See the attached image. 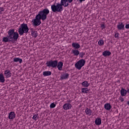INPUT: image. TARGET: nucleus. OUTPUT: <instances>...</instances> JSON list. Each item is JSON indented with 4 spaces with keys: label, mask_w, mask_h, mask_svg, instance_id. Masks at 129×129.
Masks as SVG:
<instances>
[{
    "label": "nucleus",
    "mask_w": 129,
    "mask_h": 129,
    "mask_svg": "<svg viewBox=\"0 0 129 129\" xmlns=\"http://www.w3.org/2000/svg\"><path fill=\"white\" fill-rule=\"evenodd\" d=\"M119 100H120L121 102H123V98L122 97L120 96L119 98Z\"/></svg>",
    "instance_id": "nucleus-34"
},
{
    "label": "nucleus",
    "mask_w": 129,
    "mask_h": 129,
    "mask_svg": "<svg viewBox=\"0 0 129 129\" xmlns=\"http://www.w3.org/2000/svg\"><path fill=\"white\" fill-rule=\"evenodd\" d=\"M72 101L69 100H68V101H67V102H68V103H71Z\"/></svg>",
    "instance_id": "nucleus-40"
},
{
    "label": "nucleus",
    "mask_w": 129,
    "mask_h": 129,
    "mask_svg": "<svg viewBox=\"0 0 129 129\" xmlns=\"http://www.w3.org/2000/svg\"><path fill=\"white\" fill-rule=\"evenodd\" d=\"M120 94L121 96H125L126 95V90L122 88L120 90Z\"/></svg>",
    "instance_id": "nucleus-17"
},
{
    "label": "nucleus",
    "mask_w": 129,
    "mask_h": 129,
    "mask_svg": "<svg viewBox=\"0 0 129 129\" xmlns=\"http://www.w3.org/2000/svg\"><path fill=\"white\" fill-rule=\"evenodd\" d=\"M98 43L99 46H103L104 45V41L103 39H100L98 42Z\"/></svg>",
    "instance_id": "nucleus-25"
},
{
    "label": "nucleus",
    "mask_w": 129,
    "mask_h": 129,
    "mask_svg": "<svg viewBox=\"0 0 129 129\" xmlns=\"http://www.w3.org/2000/svg\"><path fill=\"white\" fill-rule=\"evenodd\" d=\"M85 60L84 59H80L78 62H77V63H75V68L77 69H78V70H81V68H82V67L85 65Z\"/></svg>",
    "instance_id": "nucleus-6"
},
{
    "label": "nucleus",
    "mask_w": 129,
    "mask_h": 129,
    "mask_svg": "<svg viewBox=\"0 0 129 129\" xmlns=\"http://www.w3.org/2000/svg\"><path fill=\"white\" fill-rule=\"evenodd\" d=\"M38 115H39L38 114H34L32 117L33 119H34V120H37V119H38V118H39V117H38Z\"/></svg>",
    "instance_id": "nucleus-27"
},
{
    "label": "nucleus",
    "mask_w": 129,
    "mask_h": 129,
    "mask_svg": "<svg viewBox=\"0 0 129 129\" xmlns=\"http://www.w3.org/2000/svg\"><path fill=\"white\" fill-rule=\"evenodd\" d=\"M6 78H10L12 76V73H11V71L6 70L4 73Z\"/></svg>",
    "instance_id": "nucleus-12"
},
{
    "label": "nucleus",
    "mask_w": 129,
    "mask_h": 129,
    "mask_svg": "<svg viewBox=\"0 0 129 129\" xmlns=\"http://www.w3.org/2000/svg\"><path fill=\"white\" fill-rule=\"evenodd\" d=\"M72 46L73 48H75V49H79V48H80V45L78 43H73Z\"/></svg>",
    "instance_id": "nucleus-18"
},
{
    "label": "nucleus",
    "mask_w": 129,
    "mask_h": 129,
    "mask_svg": "<svg viewBox=\"0 0 129 129\" xmlns=\"http://www.w3.org/2000/svg\"><path fill=\"white\" fill-rule=\"evenodd\" d=\"M69 78V74L62 72L60 73L59 80H64L65 79H68Z\"/></svg>",
    "instance_id": "nucleus-7"
},
{
    "label": "nucleus",
    "mask_w": 129,
    "mask_h": 129,
    "mask_svg": "<svg viewBox=\"0 0 129 129\" xmlns=\"http://www.w3.org/2000/svg\"><path fill=\"white\" fill-rule=\"evenodd\" d=\"M118 35H119L118 33H115L114 35L115 38H118Z\"/></svg>",
    "instance_id": "nucleus-35"
},
{
    "label": "nucleus",
    "mask_w": 129,
    "mask_h": 129,
    "mask_svg": "<svg viewBox=\"0 0 129 129\" xmlns=\"http://www.w3.org/2000/svg\"><path fill=\"white\" fill-rule=\"evenodd\" d=\"M80 57H81V58H83V56L85 55V52H80L79 54Z\"/></svg>",
    "instance_id": "nucleus-30"
},
{
    "label": "nucleus",
    "mask_w": 129,
    "mask_h": 129,
    "mask_svg": "<svg viewBox=\"0 0 129 129\" xmlns=\"http://www.w3.org/2000/svg\"><path fill=\"white\" fill-rule=\"evenodd\" d=\"M102 20H103V21H105V19L103 18V19H102Z\"/></svg>",
    "instance_id": "nucleus-42"
},
{
    "label": "nucleus",
    "mask_w": 129,
    "mask_h": 129,
    "mask_svg": "<svg viewBox=\"0 0 129 129\" xmlns=\"http://www.w3.org/2000/svg\"><path fill=\"white\" fill-rule=\"evenodd\" d=\"M101 28L102 30H104V29H105V25H104V24H102L101 25Z\"/></svg>",
    "instance_id": "nucleus-31"
},
{
    "label": "nucleus",
    "mask_w": 129,
    "mask_h": 129,
    "mask_svg": "<svg viewBox=\"0 0 129 129\" xmlns=\"http://www.w3.org/2000/svg\"><path fill=\"white\" fill-rule=\"evenodd\" d=\"M56 107V104L54 103H52L50 105V108H54Z\"/></svg>",
    "instance_id": "nucleus-29"
},
{
    "label": "nucleus",
    "mask_w": 129,
    "mask_h": 129,
    "mask_svg": "<svg viewBox=\"0 0 129 129\" xmlns=\"http://www.w3.org/2000/svg\"><path fill=\"white\" fill-rule=\"evenodd\" d=\"M13 62H19L21 64L23 62V59L19 57H15L13 59Z\"/></svg>",
    "instance_id": "nucleus-19"
},
{
    "label": "nucleus",
    "mask_w": 129,
    "mask_h": 129,
    "mask_svg": "<svg viewBox=\"0 0 129 129\" xmlns=\"http://www.w3.org/2000/svg\"><path fill=\"white\" fill-rule=\"evenodd\" d=\"M77 2H79L81 4L82 2H85V0H77Z\"/></svg>",
    "instance_id": "nucleus-36"
},
{
    "label": "nucleus",
    "mask_w": 129,
    "mask_h": 129,
    "mask_svg": "<svg viewBox=\"0 0 129 129\" xmlns=\"http://www.w3.org/2000/svg\"><path fill=\"white\" fill-rule=\"evenodd\" d=\"M126 29H129V24L125 25Z\"/></svg>",
    "instance_id": "nucleus-39"
},
{
    "label": "nucleus",
    "mask_w": 129,
    "mask_h": 129,
    "mask_svg": "<svg viewBox=\"0 0 129 129\" xmlns=\"http://www.w3.org/2000/svg\"><path fill=\"white\" fill-rule=\"evenodd\" d=\"M43 75L45 77L46 76H50L51 75H52V72H51L50 71H44L43 72Z\"/></svg>",
    "instance_id": "nucleus-16"
},
{
    "label": "nucleus",
    "mask_w": 129,
    "mask_h": 129,
    "mask_svg": "<svg viewBox=\"0 0 129 129\" xmlns=\"http://www.w3.org/2000/svg\"><path fill=\"white\" fill-rule=\"evenodd\" d=\"M82 85L83 87L87 88V87H88L90 85V84L88 83V81H84L82 83Z\"/></svg>",
    "instance_id": "nucleus-20"
},
{
    "label": "nucleus",
    "mask_w": 129,
    "mask_h": 129,
    "mask_svg": "<svg viewBox=\"0 0 129 129\" xmlns=\"http://www.w3.org/2000/svg\"><path fill=\"white\" fill-rule=\"evenodd\" d=\"M16 117V114H15V112L12 111L9 113L8 118L9 119H14Z\"/></svg>",
    "instance_id": "nucleus-10"
},
{
    "label": "nucleus",
    "mask_w": 129,
    "mask_h": 129,
    "mask_svg": "<svg viewBox=\"0 0 129 129\" xmlns=\"http://www.w3.org/2000/svg\"><path fill=\"white\" fill-rule=\"evenodd\" d=\"M67 2L68 1H62V0H61L60 5L61 6V7H62V6H65V5H66Z\"/></svg>",
    "instance_id": "nucleus-28"
},
{
    "label": "nucleus",
    "mask_w": 129,
    "mask_h": 129,
    "mask_svg": "<svg viewBox=\"0 0 129 129\" xmlns=\"http://www.w3.org/2000/svg\"><path fill=\"white\" fill-rule=\"evenodd\" d=\"M64 2H68V3H69V4H71V3H72V2H73V0H62V1Z\"/></svg>",
    "instance_id": "nucleus-32"
},
{
    "label": "nucleus",
    "mask_w": 129,
    "mask_h": 129,
    "mask_svg": "<svg viewBox=\"0 0 129 129\" xmlns=\"http://www.w3.org/2000/svg\"><path fill=\"white\" fill-rule=\"evenodd\" d=\"M71 107H72V105H71L70 103H66L63 106V108L64 109V110L71 109Z\"/></svg>",
    "instance_id": "nucleus-8"
},
{
    "label": "nucleus",
    "mask_w": 129,
    "mask_h": 129,
    "mask_svg": "<svg viewBox=\"0 0 129 129\" xmlns=\"http://www.w3.org/2000/svg\"><path fill=\"white\" fill-rule=\"evenodd\" d=\"M69 6V3H67L65 4V5L64 6V7L65 8H66V7H68Z\"/></svg>",
    "instance_id": "nucleus-37"
},
{
    "label": "nucleus",
    "mask_w": 129,
    "mask_h": 129,
    "mask_svg": "<svg viewBox=\"0 0 129 129\" xmlns=\"http://www.w3.org/2000/svg\"><path fill=\"white\" fill-rule=\"evenodd\" d=\"M90 89H88L87 88H82L81 89L82 93H88Z\"/></svg>",
    "instance_id": "nucleus-21"
},
{
    "label": "nucleus",
    "mask_w": 129,
    "mask_h": 129,
    "mask_svg": "<svg viewBox=\"0 0 129 129\" xmlns=\"http://www.w3.org/2000/svg\"><path fill=\"white\" fill-rule=\"evenodd\" d=\"M8 34V35L7 37H4L2 39V41L4 43L17 41L19 39V34L17 32H15V29H10Z\"/></svg>",
    "instance_id": "nucleus-2"
},
{
    "label": "nucleus",
    "mask_w": 129,
    "mask_h": 129,
    "mask_svg": "<svg viewBox=\"0 0 129 129\" xmlns=\"http://www.w3.org/2000/svg\"><path fill=\"white\" fill-rule=\"evenodd\" d=\"M126 93H129V89H127V90H126Z\"/></svg>",
    "instance_id": "nucleus-41"
},
{
    "label": "nucleus",
    "mask_w": 129,
    "mask_h": 129,
    "mask_svg": "<svg viewBox=\"0 0 129 129\" xmlns=\"http://www.w3.org/2000/svg\"><path fill=\"white\" fill-rule=\"evenodd\" d=\"M5 11V9L4 8H0V15L1 14H3L2 12H4Z\"/></svg>",
    "instance_id": "nucleus-33"
},
{
    "label": "nucleus",
    "mask_w": 129,
    "mask_h": 129,
    "mask_svg": "<svg viewBox=\"0 0 129 129\" xmlns=\"http://www.w3.org/2000/svg\"><path fill=\"white\" fill-rule=\"evenodd\" d=\"M72 52L73 54H74V56H77L78 55H79V51L78 50L73 49Z\"/></svg>",
    "instance_id": "nucleus-24"
},
{
    "label": "nucleus",
    "mask_w": 129,
    "mask_h": 129,
    "mask_svg": "<svg viewBox=\"0 0 129 129\" xmlns=\"http://www.w3.org/2000/svg\"><path fill=\"white\" fill-rule=\"evenodd\" d=\"M104 108L106 110H110L111 109V105L109 103H106L104 105Z\"/></svg>",
    "instance_id": "nucleus-15"
},
{
    "label": "nucleus",
    "mask_w": 129,
    "mask_h": 129,
    "mask_svg": "<svg viewBox=\"0 0 129 129\" xmlns=\"http://www.w3.org/2000/svg\"><path fill=\"white\" fill-rule=\"evenodd\" d=\"M85 112L86 114H87L88 115H91V113H92V111H91V110H90V109L87 108L85 111Z\"/></svg>",
    "instance_id": "nucleus-23"
},
{
    "label": "nucleus",
    "mask_w": 129,
    "mask_h": 129,
    "mask_svg": "<svg viewBox=\"0 0 129 129\" xmlns=\"http://www.w3.org/2000/svg\"><path fill=\"white\" fill-rule=\"evenodd\" d=\"M51 9L53 13H61L63 11V7L59 3H57L56 5H51Z\"/></svg>",
    "instance_id": "nucleus-4"
},
{
    "label": "nucleus",
    "mask_w": 129,
    "mask_h": 129,
    "mask_svg": "<svg viewBox=\"0 0 129 129\" xmlns=\"http://www.w3.org/2000/svg\"><path fill=\"white\" fill-rule=\"evenodd\" d=\"M57 68L58 69V70H59V71H62V68H63V62L62 61H59L58 62L56 66Z\"/></svg>",
    "instance_id": "nucleus-9"
},
{
    "label": "nucleus",
    "mask_w": 129,
    "mask_h": 129,
    "mask_svg": "<svg viewBox=\"0 0 129 129\" xmlns=\"http://www.w3.org/2000/svg\"><path fill=\"white\" fill-rule=\"evenodd\" d=\"M111 55V52L109 50H105L102 52V55L104 57H107V56H110Z\"/></svg>",
    "instance_id": "nucleus-13"
},
{
    "label": "nucleus",
    "mask_w": 129,
    "mask_h": 129,
    "mask_svg": "<svg viewBox=\"0 0 129 129\" xmlns=\"http://www.w3.org/2000/svg\"><path fill=\"white\" fill-rule=\"evenodd\" d=\"M5 81H6V80L5 79V77H4V75L3 73L0 74V82L4 83Z\"/></svg>",
    "instance_id": "nucleus-22"
},
{
    "label": "nucleus",
    "mask_w": 129,
    "mask_h": 129,
    "mask_svg": "<svg viewBox=\"0 0 129 129\" xmlns=\"http://www.w3.org/2000/svg\"><path fill=\"white\" fill-rule=\"evenodd\" d=\"M127 104L129 105V101L127 102Z\"/></svg>",
    "instance_id": "nucleus-43"
},
{
    "label": "nucleus",
    "mask_w": 129,
    "mask_h": 129,
    "mask_svg": "<svg viewBox=\"0 0 129 129\" xmlns=\"http://www.w3.org/2000/svg\"><path fill=\"white\" fill-rule=\"evenodd\" d=\"M58 64L57 60H50L49 61H47L45 64L47 67H51L52 68H56L57 67V64Z\"/></svg>",
    "instance_id": "nucleus-5"
},
{
    "label": "nucleus",
    "mask_w": 129,
    "mask_h": 129,
    "mask_svg": "<svg viewBox=\"0 0 129 129\" xmlns=\"http://www.w3.org/2000/svg\"><path fill=\"white\" fill-rule=\"evenodd\" d=\"M29 32V27L28 24L23 23L20 25L18 29V33L20 36H23L24 34H27Z\"/></svg>",
    "instance_id": "nucleus-3"
},
{
    "label": "nucleus",
    "mask_w": 129,
    "mask_h": 129,
    "mask_svg": "<svg viewBox=\"0 0 129 129\" xmlns=\"http://www.w3.org/2000/svg\"><path fill=\"white\" fill-rule=\"evenodd\" d=\"M30 31H31V33H34V32L35 31L34 30V28H31Z\"/></svg>",
    "instance_id": "nucleus-38"
},
{
    "label": "nucleus",
    "mask_w": 129,
    "mask_h": 129,
    "mask_svg": "<svg viewBox=\"0 0 129 129\" xmlns=\"http://www.w3.org/2000/svg\"><path fill=\"white\" fill-rule=\"evenodd\" d=\"M117 28L118 30H124V24L122 23H118V24L117 25Z\"/></svg>",
    "instance_id": "nucleus-11"
},
{
    "label": "nucleus",
    "mask_w": 129,
    "mask_h": 129,
    "mask_svg": "<svg viewBox=\"0 0 129 129\" xmlns=\"http://www.w3.org/2000/svg\"><path fill=\"white\" fill-rule=\"evenodd\" d=\"M31 35L34 38H37V37L38 36V33H37V31H34V32L31 33Z\"/></svg>",
    "instance_id": "nucleus-26"
},
{
    "label": "nucleus",
    "mask_w": 129,
    "mask_h": 129,
    "mask_svg": "<svg viewBox=\"0 0 129 129\" xmlns=\"http://www.w3.org/2000/svg\"><path fill=\"white\" fill-rule=\"evenodd\" d=\"M49 13H50V11L47 8L39 11L38 14L36 16L35 19L33 21L34 26H40L41 25V21L40 20L45 21L47 19V15H49Z\"/></svg>",
    "instance_id": "nucleus-1"
},
{
    "label": "nucleus",
    "mask_w": 129,
    "mask_h": 129,
    "mask_svg": "<svg viewBox=\"0 0 129 129\" xmlns=\"http://www.w3.org/2000/svg\"><path fill=\"white\" fill-rule=\"evenodd\" d=\"M95 123L96 125H100L101 124V119L97 117L95 120Z\"/></svg>",
    "instance_id": "nucleus-14"
}]
</instances>
